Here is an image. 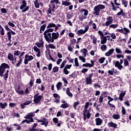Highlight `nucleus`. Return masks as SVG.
<instances>
[{
  "label": "nucleus",
  "instance_id": "obj_1",
  "mask_svg": "<svg viewBox=\"0 0 131 131\" xmlns=\"http://www.w3.org/2000/svg\"><path fill=\"white\" fill-rule=\"evenodd\" d=\"M6 69H10V66L6 63H2L0 66V76L1 77H4V79L7 80L9 77V73L10 70ZM5 72H6L5 73ZM5 73V74H4Z\"/></svg>",
  "mask_w": 131,
  "mask_h": 131
},
{
  "label": "nucleus",
  "instance_id": "obj_2",
  "mask_svg": "<svg viewBox=\"0 0 131 131\" xmlns=\"http://www.w3.org/2000/svg\"><path fill=\"white\" fill-rule=\"evenodd\" d=\"M90 106V102H87L85 103L84 110L83 111V118L84 121H85L86 120V118L88 119H90L91 118V109L92 108H89V110H88V108H89V106Z\"/></svg>",
  "mask_w": 131,
  "mask_h": 131
},
{
  "label": "nucleus",
  "instance_id": "obj_3",
  "mask_svg": "<svg viewBox=\"0 0 131 131\" xmlns=\"http://www.w3.org/2000/svg\"><path fill=\"white\" fill-rule=\"evenodd\" d=\"M105 7L104 5L102 4H99L97 6H96L94 8V12L93 13L94 15L96 16H99L100 15V12H101V10H104Z\"/></svg>",
  "mask_w": 131,
  "mask_h": 131
},
{
  "label": "nucleus",
  "instance_id": "obj_4",
  "mask_svg": "<svg viewBox=\"0 0 131 131\" xmlns=\"http://www.w3.org/2000/svg\"><path fill=\"white\" fill-rule=\"evenodd\" d=\"M22 4L20 7V10H22V13H25L29 10V6H27V3L25 0H23Z\"/></svg>",
  "mask_w": 131,
  "mask_h": 131
},
{
  "label": "nucleus",
  "instance_id": "obj_5",
  "mask_svg": "<svg viewBox=\"0 0 131 131\" xmlns=\"http://www.w3.org/2000/svg\"><path fill=\"white\" fill-rule=\"evenodd\" d=\"M37 120L38 122H41L40 125H45V127H47L49 125V121L45 117H41L40 119H37Z\"/></svg>",
  "mask_w": 131,
  "mask_h": 131
},
{
  "label": "nucleus",
  "instance_id": "obj_6",
  "mask_svg": "<svg viewBox=\"0 0 131 131\" xmlns=\"http://www.w3.org/2000/svg\"><path fill=\"white\" fill-rule=\"evenodd\" d=\"M43 35L46 41H47L48 43L52 42V33H48V32H46L45 31L43 32Z\"/></svg>",
  "mask_w": 131,
  "mask_h": 131
},
{
  "label": "nucleus",
  "instance_id": "obj_7",
  "mask_svg": "<svg viewBox=\"0 0 131 131\" xmlns=\"http://www.w3.org/2000/svg\"><path fill=\"white\" fill-rule=\"evenodd\" d=\"M93 75L94 74L92 73L89 74L88 76L85 78V81L87 85H89V84L92 85V84H93V79L92 78H93Z\"/></svg>",
  "mask_w": 131,
  "mask_h": 131
},
{
  "label": "nucleus",
  "instance_id": "obj_8",
  "mask_svg": "<svg viewBox=\"0 0 131 131\" xmlns=\"http://www.w3.org/2000/svg\"><path fill=\"white\" fill-rule=\"evenodd\" d=\"M56 27V24H54L53 23H51L49 24L48 26L47 27V30H45L46 32H48L50 33V32H54V29L53 28H55Z\"/></svg>",
  "mask_w": 131,
  "mask_h": 131
},
{
  "label": "nucleus",
  "instance_id": "obj_9",
  "mask_svg": "<svg viewBox=\"0 0 131 131\" xmlns=\"http://www.w3.org/2000/svg\"><path fill=\"white\" fill-rule=\"evenodd\" d=\"M15 91L17 94H18L19 95H21L23 96L24 94V91L22 90H21V86L19 84L15 85L14 86Z\"/></svg>",
  "mask_w": 131,
  "mask_h": 131
},
{
  "label": "nucleus",
  "instance_id": "obj_10",
  "mask_svg": "<svg viewBox=\"0 0 131 131\" xmlns=\"http://www.w3.org/2000/svg\"><path fill=\"white\" fill-rule=\"evenodd\" d=\"M51 42H54L55 40L58 39L59 38V37L60 36V34H59V32H53L51 34Z\"/></svg>",
  "mask_w": 131,
  "mask_h": 131
},
{
  "label": "nucleus",
  "instance_id": "obj_11",
  "mask_svg": "<svg viewBox=\"0 0 131 131\" xmlns=\"http://www.w3.org/2000/svg\"><path fill=\"white\" fill-rule=\"evenodd\" d=\"M4 28L6 31H8L7 33V35L9 34H12V35H16V32L13 31L10 28H9V25H4Z\"/></svg>",
  "mask_w": 131,
  "mask_h": 131
},
{
  "label": "nucleus",
  "instance_id": "obj_12",
  "mask_svg": "<svg viewBox=\"0 0 131 131\" xmlns=\"http://www.w3.org/2000/svg\"><path fill=\"white\" fill-rule=\"evenodd\" d=\"M42 99H43V96L42 95H39L38 97L34 98V104H35L36 105H38V104H40V101H41Z\"/></svg>",
  "mask_w": 131,
  "mask_h": 131
},
{
  "label": "nucleus",
  "instance_id": "obj_13",
  "mask_svg": "<svg viewBox=\"0 0 131 131\" xmlns=\"http://www.w3.org/2000/svg\"><path fill=\"white\" fill-rule=\"evenodd\" d=\"M52 121L58 127H60V126L63 124V122L59 121V119H58V118H53Z\"/></svg>",
  "mask_w": 131,
  "mask_h": 131
},
{
  "label": "nucleus",
  "instance_id": "obj_14",
  "mask_svg": "<svg viewBox=\"0 0 131 131\" xmlns=\"http://www.w3.org/2000/svg\"><path fill=\"white\" fill-rule=\"evenodd\" d=\"M72 67V64H67L63 69V72L66 75H68L70 72L68 69H70Z\"/></svg>",
  "mask_w": 131,
  "mask_h": 131
},
{
  "label": "nucleus",
  "instance_id": "obj_15",
  "mask_svg": "<svg viewBox=\"0 0 131 131\" xmlns=\"http://www.w3.org/2000/svg\"><path fill=\"white\" fill-rule=\"evenodd\" d=\"M91 63L86 62L85 63H84L82 64V67H94V65H95V62L93 60H91Z\"/></svg>",
  "mask_w": 131,
  "mask_h": 131
},
{
  "label": "nucleus",
  "instance_id": "obj_16",
  "mask_svg": "<svg viewBox=\"0 0 131 131\" xmlns=\"http://www.w3.org/2000/svg\"><path fill=\"white\" fill-rule=\"evenodd\" d=\"M121 93L120 94L119 97L118 98V100L120 101H123V97L126 95V91H121Z\"/></svg>",
  "mask_w": 131,
  "mask_h": 131
},
{
  "label": "nucleus",
  "instance_id": "obj_17",
  "mask_svg": "<svg viewBox=\"0 0 131 131\" xmlns=\"http://www.w3.org/2000/svg\"><path fill=\"white\" fill-rule=\"evenodd\" d=\"M96 125H101L103 123V119L100 118H97L95 119Z\"/></svg>",
  "mask_w": 131,
  "mask_h": 131
},
{
  "label": "nucleus",
  "instance_id": "obj_18",
  "mask_svg": "<svg viewBox=\"0 0 131 131\" xmlns=\"http://www.w3.org/2000/svg\"><path fill=\"white\" fill-rule=\"evenodd\" d=\"M109 127H113V128H117V124L111 121L107 123Z\"/></svg>",
  "mask_w": 131,
  "mask_h": 131
},
{
  "label": "nucleus",
  "instance_id": "obj_19",
  "mask_svg": "<svg viewBox=\"0 0 131 131\" xmlns=\"http://www.w3.org/2000/svg\"><path fill=\"white\" fill-rule=\"evenodd\" d=\"M114 51L115 49L113 48L110 49L108 52L105 53V56L106 57H110V56H111V55L114 53Z\"/></svg>",
  "mask_w": 131,
  "mask_h": 131
},
{
  "label": "nucleus",
  "instance_id": "obj_20",
  "mask_svg": "<svg viewBox=\"0 0 131 131\" xmlns=\"http://www.w3.org/2000/svg\"><path fill=\"white\" fill-rule=\"evenodd\" d=\"M34 51L36 52L37 53L36 56L38 57V58H39L40 57V49H39L38 48H37L36 46L34 47Z\"/></svg>",
  "mask_w": 131,
  "mask_h": 131
},
{
  "label": "nucleus",
  "instance_id": "obj_21",
  "mask_svg": "<svg viewBox=\"0 0 131 131\" xmlns=\"http://www.w3.org/2000/svg\"><path fill=\"white\" fill-rule=\"evenodd\" d=\"M66 94L70 98L73 97V94L70 92V88H69L66 89Z\"/></svg>",
  "mask_w": 131,
  "mask_h": 131
},
{
  "label": "nucleus",
  "instance_id": "obj_22",
  "mask_svg": "<svg viewBox=\"0 0 131 131\" xmlns=\"http://www.w3.org/2000/svg\"><path fill=\"white\" fill-rule=\"evenodd\" d=\"M32 117H34V115L33 113H29L27 116L24 117L26 119H31Z\"/></svg>",
  "mask_w": 131,
  "mask_h": 131
},
{
  "label": "nucleus",
  "instance_id": "obj_23",
  "mask_svg": "<svg viewBox=\"0 0 131 131\" xmlns=\"http://www.w3.org/2000/svg\"><path fill=\"white\" fill-rule=\"evenodd\" d=\"M62 85H63V84L61 82H58L57 83L56 86L57 89V91H60L62 89Z\"/></svg>",
  "mask_w": 131,
  "mask_h": 131
},
{
  "label": "nucleus",
  "instance_id": "obj_24",
  "mask_svg": "<svg viewBox=\"0 0 131 131\" xmlns=\"http://www.w3.org/2000/svg\"><path fill=\"white\" fill-rule=\"evenodd\" d=\"M111 4L112 7L113 11H117V9H120L119 6L115 7V4H114V3H113L112 1L111 2Z\"/></svg>",
  "mask_w": 131,
  "mask_h": 131
},
{
  "label": "nucleus",
  "instance_id": "obj_25",
  "mask_svg": "<svg viewBox=\"0 0 131 131\" xmlns=\"http://www.w3.org/2000/svg\"><path fill=\"white\" fill-rule=\"evenodd\" d=\"M112 118H113V119H115L116 120H117L118 119H120V114H114L113 115Z\"/></svg>",
  "mask_w": 131,
  "mask_h": 131
},
{
  "label": "nucleus",
  "instance_id": "obj_26",
  "mask_svg": "<svg viewBox=\"0 0 131 131\" xmlns=\"http://www.w3.org/2000/svg\"><path fill=\"white\" fill-rule=\"evenodd\" d=\"M80 52L82 53L83 56L84 57H86V54H88V49L84 48L80 50Z\"/></svg>",
  "mask_w": 131,
  "mask_h": 131
},
{
  "label": "nucleus",
  "instance_id": "obj_27",
  "mask_svg": "<svg viewBox=\"0 0 131 131\" xmlns=\"http://www.w3.org/2000/svg\"><path fill=\"white\" fill-rule=\"evenodd\" d=\"M7 106L8 103L7 102H0V108L1 109H5Z\"/></svg>",
  "mask_w": 131,
  "mask_h": 131
},
{
  "label": "nucleus",
  "instance_id": "obj_28",
  "mask_svg": "<svg viewBox=\"0 0 131 131\" xmlns=\"http://www.w3.org/2000/svg\"><path fill=\"white\" fill-rule=\"evenodd\" d=\"M101 45H105L106 42H107V37H105L104 36L102 37H101Z\"/></svg>",
  "mask_w": 131,
  "mask_h": 131
},
{
  "label": "nucleus",
  "instance_id": "obj_29",
  "mask_svg": "<svg viewBox=\"0 0 131 131\" xmlns=\"http://www.w3.org/2000/svg\"><path fill=\"white\" fill-rule=\"evenodd\" d=\"M70 106V105L68 104V103H62L60 105V108H62L63 109H66V108H68Z\"/></svg>",
  "mask_w": 131,
  "mask_h": 131
},
{
  "label": "nucleus",
  "instance_id": "obj_30",
  "mask_svg": "<svg viewBox=\"0 0 131 131\" xmlns=\"http://www.w3.org/2000/svg\"><path fill=\"white\" fill-rule=\"evenodd\" d=\"M62 6H66V7H68L71 5V3L68 1H62Z\"/></svg>",
  "mask_w": 131,
  "mask_h": 131
},
{
  "label": "nucleus",
  "instance_id": "obj_31",
  "mask_svg": "<svg viewBox=\"0 0 131 131\" xmlns=\"http://www.w3.org/2000/svg\"><path fill=\"white\" fill-rule=\"evenodd\" d=\"M85 34V33L83 29H80L76 33V34H77V35H79V36L82 35V34Z\"/></svg>",
  "mask_w": 131,
  "mask_h": 131
},
{
  "label": "nucleus",
  "instance_id": "obj_32",
  "mask_svg": "<svg viewBox=\"0 0 131 131\" xmlns=\"http://www.w3.org/2000/svg\"><path fill=\"white\" fill-rule=\"evenodd\" d=\"M80 12H84V16H88V15H89V10L87 9L82 8L80 10Z\"/></svg>",
  "mask_w": 131,
  "mask_h": 131
},
{
  "label": "nucleus",
  "instance_id": "obj_33",
  "mask_svg": "<svg viewBox=\"0 0 131 131\" xmlns=\"http://www.w3.org/2000/svg\"><path fill=\"white\" fill-rule=\"evenodd\" d=\"M8 59L10 60V61H14V55L11 53H9L8 55Z\"/></svg>",
  "mask_w": 131,
  "mask_h": 131
},
{
  "label": "nucleus",
  "instance_id": "obj_34",
  "mask_svg": "<svg viewBox=\"0 0 131 131\" xmlns=\"http://www.w3.org/2000/svg\"><path fill=\"white\" fill-rule=\"evenodd\" d=\"M80 104V102L79 101H75L73 103V107L75 110H76V107Z\"/></svg>",
  "mask_w": 131,
  "mask_h": 131
},
{
  "label": "nucleus",
  "instance_id": "obj_35",
  "mask_svg": "<svg viewBox=\"0 0 131 131\" xmlns=\"http://www.w3.org/2000/svg\"><path fill=\"white\" fill-rule=\"evenodd\" d=\"M71 46H73V48H74V45L76 43V39H72L70 40Z\"/></svg>",
  "mask_w": 131,
  "mask_h": 131
},
{
  "label": "nucleus",
  "instance_id": "obj_36",
  "mask_svg": "<svg viewBox=\"0 0 131 131\" xmlns=\"http://www.w3.org/2000/svg\"><path fill=\"white\" fill-rule=\"evenodd\" d=\"M33 84H34V78L32 77L30 79V81L29 82L30 88H32Z\"/></svg>",
  "mask_w": 131,
  "mask_h": 131
},
{
  "label": "nucleus",
  "instance_id": "obj_37",
  "mask_svg": "<svg viewBox=\"0 0 131 131\" xmlns=\"http://www.w3.org/2000/svg\"><path fill=\"white\" fill-rule=\"evenodd\" d=\"M0 33L1 35H5V29L0 25Z\"/></svg>",
  "mask_w": 131,
  "mask_h": 131
},
{
  "label": "nucleus",
  "instance_id": "obj_38",
  "mask_svg": "<svg viewBox=\"0 0 131 131\" xmlns=\"http://www.w3.org/2000/svg\"><path fill=\"white\" fill-rule=\"evenodd\" d=\"M24 57H23L22 58H19V61H18V62L16 64V67H19L20 65V64H22V61H23V59Z\"/></svg>",
  "mask_w": 131,
  "mask_h": 131
},
{
  "label": "nucleus",
  "instance_id": "obj_39",
  "mask_svg": "<svg viewBox=\"0 0 131 131\" xmlns=\"http://www.w3.org/2000/svg\"><path fill=\"white\" fill-rule=\"evenodd\" d=\"M45 42H36L35 45L37 46L38 48H41V47H43Z\"/></svg>",
  "mask_w": 131,
  "mask_h": 131
},
{
  "label": "nucleus",
  "instance_id": "obj_40",
  "mask_svg": "<svg viewBox=\"0 0 131 131\" xmlns=\"http://www.w3.org/2000/svg\"><path fill=\"white\" fill-rule=\"evenodd\" d=\"M105 60H106V58L103 57L98 59V62H99L100 64H103V63H104L105 61Z\"/></svg>",
  "mask_w": 131,
  "mask_h": 131
},
{
  "label": "nucleus",
  "instance_id": "obj_41",
  "mask_svg": "<svg viewBox=\"0 0 131 131\" xmlns=\"http://www.w3.org/2000/svg\"><path fill=\"white\" fill-rule=\"evenodd\" d=\"M58 71H59V67L57 66L53 67L52 69V72H53V73H56V72H58Z\"/></svg>",
  "mask_w": 131,
  "mask_h": 131
},
{
  "label": "nucleus",
  "instance_id": "obj_42",
  "mask_svg": "<svg viewBox=\"0 0 131 131\" xmlns=\"http://www.w3.org/2000/svg\"><path fill=\"white\" fill-rule=\"evenodd\" d=\"M122 4L123 5V6H124L125 8H126L127 7V5H128V2H127V1L125 0H123L122 1Z\"/></svg>",
  "mask_w": 131,
  "mask_h": 131
},
{
  "label": "nucleus",
  "instance_id": "obj_43",
  "mask_svg": "<svg viewBox=\"0 0 131 131\" xmlns=\"http://www.w3.org/2000/svg\"><path fill=\"white\" fill-rule=\"evenodd\" d=\"M34 6L36 9H38L39 8V3H38V1L37 0L35 1Z\"/></svg>",
  "mask_w": 131,
  "mask_h": 131
},
{
  "label": "nucleus",
  "instance_id": "obj_44",
  "mask_svg": "<svg viewBox=\"0 0 131 131\" xmlns=\"http://www.w3.org/2000/svg\"><path fill=\"white\" fill-rule=\"evenodd\" d=\"M66 63H67L66 59L62 61L60 67V69H62V68H64L65 67V64H66Z\"/></svg>",
  "mask_w": 131,
  "mask_h": 131
},
{
  "label": "nucleus",
  "instance_id": "obj_45",
  "mask_svg": "<svg viewBox=\"0 0 131 131\" xmlns=\"http://www.w3.org/2000/svg\"><path fill=\"white\" fill-rule=\"evenodd\" d=\"M62 80L63 81L65 86H67V84H68V81L66 79V77H62Z\"/></svg>",
  "mask_w": 131,
  "mask_h": 131
},
{
  "label": "nucleus",
  "instance_id": "obj_46",
  "mask_svg": "<svg viewBox=\"0 0 131 131\" xmlns=\"http://www.w3.org/2000/svg\"><path fill=\"white\" fill-rule=\"evenodd\" d=\"M100 49L102 52H104V51H106L107 50V46L105 45H103L101 46Z\"/></svg>",
  "mask_w": 131,
  "mask_h": 131
},
{
  "label": "nucleus",
  "instance_id": "obj_47",
  "mask_svg": "<svg viewBox=\"0 0 131 131\" xmlns=\"http://www.w3.org/2000/svg\"><path fill=\"white\" fill-rule=\"evenodd\" d=\"M25 56H27V59L29 61H32V59H33V56L32 55L29 56V54H26Z\"/></svg>",
  "mask_w": 131,
  "mask_h": 131
},
{
  "label": "nucleus",
  "instance_id": "obj_48",
  "mask_svg": "<svg viewBox=\"0 0 131 131\" xmlns=\"http://www.w3.org/2000/svg\"><path fill=\"white\" fill-rule=\"evenodd\" d=\"M103 101H104V97L103 96V95H101V96L99 98V102L100 104H102Z\"/></svg>",
  "mask_w": 131,
  "mask_h": 131
},
{
  "label": "nucleus",
  "instance_id": "obj_49",
  "mask_svg": "<svg viewBox=\"0 0 131 131\" xmlns=\"http://www.w3.org/2000/svg\"><path fill=\"white\" fill-rule=\"evenodd\" d=\"M120 11L118 12L116 14V16H121L123 14V9L122 8H120Z\"/></svg>",
  "mask_w": 131,
  "mask_h": 131
},
{
  "label": "nucleus",
  "instance_id": "obj_50",
  "mask_svg": "<svg viewBox=\"0 0 131 131\" xmlns=\"http://www.w3.org/2000/svg\"><path fill=\"white\" fill-rule=\"evenodd\" d=\"M49 8L47 12V15H49V14H52V7H51L50 5H49Z\"/></svg>",
  "mask_w": 131,
  "mask_h": 131
},
{
  "label": "nucleus",
  "instance_id": "obj_51",
  "mask_svg": "<svg viewBox=\"0 0 131 131\" xmlns=\"http://www.w3.org/2000/svg\"><path fill=\"white\" fill-rule=\"evenodd\" d=\"M77 76V75L76 74V72H73L72 74L69 75L70 77H71V78H75Z\"/></svg>",
  "mask_w": 131,
  "mask_h": 131
},
{
  "label": "nucleus",
  "instance_id": "obj_52",
  "mask_svg": "<svg viewBox=\"0 0 131 131\" xmlns=\"http://www.w3.org/2000/svg\"><path fill=\"white\" fill-rule=\"evenodd\" d=\"M74 62L75 66H76V67H78L79 66V63L78 62V59L77 58H75Z\"/></svg>",
  "mask_w": 131,
  "mask_h": 131
},
{
  "label": "nucleus",
  "instance_id": "obj_53",
  "mask_svg": "<svg viewBox=\"0 0 131 131\" xmlns=\"http://www.w3.org/2000/svg\"><path fill=\"white\" fill-rule=\"evenodd\" d=\"M118 27V24H112L110 26V28H113V29H115V28H117Z\"/></svg>",
  "mask_w": 131,
  "mask_h": 131
},
{
  "label": "nucleus",
  "instance_id": "obj_54",
  "mask_svg": "<svg viewBox=\"0 0 131 131\" xmlns=\"http://www.w3.org/2000/svg\"><path fill=\"white\" fill-rule=\"evenodd\" d=\"M32 103V100L31 99L30 100L27 101L25 102L24 103V105H29L30 104H31Z\"/></svg>",
  "mask_w": 131,
  "mask_h": 131
},
{
  "label": "nucleus",
  "instance_id": "obj_55",
  "mask_svg": "<svg viewBox=\"0 0 131 131\" xmlns=\"http://www.w3.org/2000/svg\"><path fill=\"white\" fill-rule=\"evenodd\" d=\"M128 13H129V12H128V13L124 12H123L122 16H123V18H124V19H125V18L127 19V18H129V17H127V14H128Z\"/></svg>",
  "mask_w": 131,
  "mask_h": 131
},
{
  "label": "nucleus",
  "instance_id": "obj_56",
  "mask_svg": "<svg viewBox=\"0 0 131 131\" xmlns=\"http://www.w3.org/2000/svg\"><path fill=\"white\" fill-rule=\"evenodd\" d=\"M46 27H47V25L46 24H43L40 27V29L42 30V32L45 31L46 29Z\"/></svg>",
  "mask_w": 131,
  "mask_h": 131
},
{
  "label": "nucleus",
  "instance_id": "obj_57",
  "mask_svg": "<svg viewBox=\"0 0 131 131\" xmlns=\"http://www.w3.org/2000/svg\"><path fill=\"white\" fill-rule=\"evenodd\" d=\"M28 62H29V60L27 58V56H25V59H24V64L25 65H27V64H28Z\"/></svg>",
  "mask_w": 131,
  "mask_h": 131
},
{
  "label": "nucleus",
  "instance_id": "obj_58",
  "mask_svg": "<svg viewBox=\"0 0 131 131\" xmlns=\"http://www.w3.org/2000/svg\"><path fill=\"white\" fill-rule=\"evenodd\" d=\"M57 26L55 25V27H55V28L54 30V31H55V32H57V31L58 30V29H59V27H61V26H62L60 24H57Z\"/></svg>",
  "mask_w": 131,
  "mask_h": 131
},
{
  "label": "nucleus",
  "instance_id": "obj_59",
  "mask_svg": "<svg viewBox=\"0 0 131 131\" xmlns=\"http://www.w3.org/2000/svg\"><path fill=\"white\" fill-rule=\"evenodd\" d=\"M21 53V52L16 50V51H14V56H19L20 54Z\"/></svg>",
  "mask_w": 131,
  "mask_h": 131
},
{
  "label": "nucleus",
  "instance_id": "obj_60",
  "mask_svg": "<svg viewBox=\"0 0 131 131\" xmlns=\"http://www.w3.org/2000/svg\"><path fill=\"white\" fill-rule=\"evenodd\" d=\"M121 112L123 115H125V114H126V111L123 106L122 107Z\"/></svg>",
  "mask_w": 131,
  "mask_h": 131
},
{
  "label": "nucleus",
  "instance_id": "obj_61",
  "mask_svg": "<svg viewBox=\"0 0 131 131\" xmlns=\"http://www.w3.org/2000/svg\"><path fill=\"white\" fill-rule=\"evenodd\" d=\"M79 59L80 61H82L83 63H85V58L81 56H79Z\"/></svg>",
  "mask_w": 131,
  "mask_h": 131
},
{
  "label": "nucleus",
  "instance_id": "obj_62",
  "mask_svg": "<svg viewBox=\"0 0 131 131\" xmlns=\"http://www.w3.org/2000/svg\"><path fill=\"white\" fill-rule=\"evenodd\" d=\"M114 68L112 69V70H108V74H110V75H113V74L114 73Z\"/></svg>",
  "mask_w": 131,
  "mask_h": 131
},
{
  "label": "nucleus",
  "instance_id": "obj_63",
  "mask_svg": "<svg viewBox=\"0 0 131 131\" xmlns=\"http://www.w3.org/2000/svg\"><path fill=\"white\" fill-rule=\"evenodd\" d=\"M129 64V63L128 62V61L126 59H124V66H128Z\"/></svg>",
  "mask_w": 131,
  "mask_h": 131
},
{
  "label": "nucleus",
  "instance_id": "obj_64",
  "mask_svg": "<svg viewBox=\"0 0 131 131\" xmlns=\"http://www.w3.org/2000/svg\"><path fill=\"white\" fill-rule=\"evenodd\" d=\"M92 39L93 43L96 45V43H97V37H95V36H93L92 37Z\"/></svg>",
  "mask_w": 131,
  "mask_h": 131
}]
</instances>
